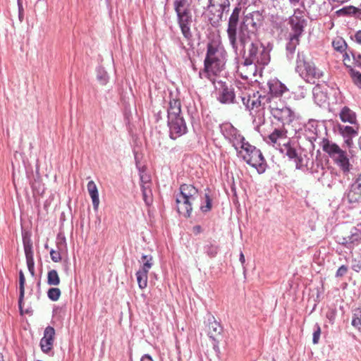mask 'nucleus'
<instances>
[{
	"instance_id": "obj_1",
	"label": "nucleus",
	"mask_w": 361,
	"mask_h": 361,
	"mask_svg": "<svg viewBox=\"0 0 361 361\" xmlns=\"http://www.w3.org/2000/svg\"><path fill=\"white\" fill-rule=\"evenodd\" d=\"M227 53L219 40H212L207 44V54L204 61V68L200 71V78H207L213 84L214 76L219 75L225 68Z\"/></svg>"
},
{
	"instance_id": "obj_2",
	"label": "nucleus",
	"mask_w": 361,
	"mask_h": 361,
	"mask_svg": "<svg viewBox=\"0 0 361 361\" xmlns=\"http://www.w3.org/2000/svg\"><path fill=\"white\" fill-rule=\"evenodd\" d=\"M270 61L269 50L259 41L252 42L244 62L238 67L237 73L243 79H251L255 75L257 66L267 65Z\"/></svg>"
},
{
	"instance_id": "obj_3",
	"label": "nucleus",
	"mask_w": 361,
	"mask_h": 361,
	"mask_svg": "<svg viewBox=\"0 0 361 361\" xmlns=\"http://www.w3.org/2000/svg\"><path fill=\"white\" fill-rule=\"evenodd\" d=\"M241 101L245 108L252 111H259L260 108L267 109L271 114L281 109L288 106L282 98H261L259 92H243L240 96Z\"/></svg>"
},
{
	"instance_id": "obj_4",
	"label": "nucleus",
	"mask_w": 361,
	"mask_h": 361,
	"mask_svg": "<svg viewBox=\"0 0 361 361\" xmlns=\"http://www.w3.org/2000/svg\"><path fill=\"white\" fill-rule=\"evenodd\" d=\"M235 150L238 157L255 168L259 173L265 171L266 161L261 151L251 145L245 139L235 148Z\"/></svg>"
},
{
	"instance_id": "obj_5",
	"label": "nucleus",
	"mask_w": 361,
	"mask_h": 361,
	"mask_svg": "<svg viewBox=\"0 0 361 361\" xmlns=\"http://www.w3.org/2000/svg\"><path fill=\"white\" fill-rule=\"evenodd\" d=\"M173 7L181 33L187 41H190L192 37L191 31L192 16L189 2L188 0H175Z\"/></svg>"
},
{
	"instance_id": "obj_6",
	"label": "nucleus",
	"mask_w": 361,
	"mask_h": 361,
	"mask_svg": "<svg viewBox=\"0 0 361 361\" xmlns=\"http://www.w3.org/2000/svg\"><path fill=\"white\" fill-rule=\"evenodd\" d=\"M295 70L300 78L310 84H315L324 75L323 71L313 62L305 59L303 52L298 53Z\"/></svg>"
},
{
	"instance_id": "obj_7",
	"label": "nucleus",
	"mask_w": 361,
	"mask_h": 361,
	"mask_svg": "<svg viewBox=\"0 0 361 361\" xmlns=\"http://www.w3.org/2000/svg\"><path fill=\"white\" fill-rule=\"evenodd\" d=\"M198 190L193 185L183 184L180 187V194L176 197V207L179 214L185 217L190 216L192 204L196 199Z\"/></svg>"
},
{
	"instance_id": "obj_8",
	"label": "nucleus",
	"mask_w": 361,
	"mask_h": 361,
	"mask_svg": "<svg viewBox=\"0 0 361 361\" xmlns=\"http://www.w3.org/2000/svg\"><path fill=\"white\" fill-rule=\"evenodd\" d=\"M323 150L326 152L334 161V163L345 174L349 173L352 168L348 153L329 140L323 142Z\"/></svg>"
},
{
	"instance_id": "obj_9",
	"label": "nucleus",
	"mask_w": 361,
	"mask_h": 361,
	"mask_svg": "<svg viewBox=\"0 0 361 361\" xmlns=\"http://www.w3.org/2000/svg\"><path fill=\"white\" fill-rule=\"evenodd\" d=\"M252 21V19L247 18L240 27V31L238 33V42L237 41L238 51L237 54L235 52L236 56L240 55L242 53L245 54L246 44L249 43L251 44L252 42L257 41L256 39V34L255 30H250L247 28V25L250 23H252L253 27L255 28V23H253Z\"/></svg>"
},
{
	"instance_id": "obj_10",
	"label": "nucleus",
	"mask_w": 361,
	"mask_h": 361,
	"mask_svg": "<svg viewBox=\"0 0 361 361\" xmlns=\"http://www.w3.org/2000/svg\"><path fill=\"white\" fill-rule=\"evenodd\" d=\"M240 9L239 8H235L229 18L228 25L227 28V34L229 40V43L233 49V51L236 54L238 51V47L237 43V28L238 25V18Z\"/></svg>"
},
{
	"instance_id": "obj_11",
	"label": "nucleus",
	"mask_w": 361,
	"mask_h": 361,
	"mask_svg": "<svg viewBox=\"0 0 361 361\" xmlns=\"http://www.w3.org/2000/svg\"><path fill=\"white\" fill-rule=\"evenodd\" d=\"M289 24L292 32L290 35L300 37L307 25V20L304 16V11L300 8L295 9L293 14L289 17Z\"/></svg>"
},
{
	"instance_id": "obj_12",
	"label": "nucleus",
	"mask_w": 361,
	"mask_h": 361,
	"mask_svg": "<svg viewBox=\"0 0 361 361\" xmlns=\"http://www.w3.org/2000/svg\"><path fill=\"white\" fill-rule=\"evenodd\" d=\"M219 128L224 138L232 145L234 149L245 139L240 131L230 123H224L219 126Z\"/></svg>"
},
{
	"instance_id": "obj_13",
	"label": "nucleus",
	"mask_w": 361,
	"mask_h": 361,
	"mask_svg": "<svg viewBox=\"0 0 361 361\" xmlns=\"http://www.w3.org/2000/svg\"><path fill=\"white\" fill-rule=\"evenodd\" d=\"M207 10L212 16L210 20H221L224 12H228L230 7L229 0H208Z\"/></svg>"
},
{
	"instance_id": "obj_14",
	"label": "nucleus",
	"mask_w": 361,
	"mask_h": 361,
	"mask_svg": "<svg viewBox=\"0 0 361 361\" xmlns=\"http://www.w3.org/2000/svg\"><path fill=\"white\" fill-rule=\"evenodd\" d=\"M168 127L169 128V136L175 140L187 132V126L183 117L168 118Z\"/></svg>"
},
{
	"instance_id": "obj_15",
	"label": "nucleus",
	"mask_w": 361,
	"mask_h": 361,
	"mask_svg": "<svg viewBox=\"0 0 361 361\" xmlns=\"http://www.w3.org/2000/svg\"><path fill=\"white\" fill-rule=\"evenodd\" d=\"M281 151L285 153L289 159L294 161L297 169H302L305 166V160L301 153H300L299 150L292 145L290 142L283 143Z\"/></svg>"
},
{
	"instance_id": "obj_16",
	"label": "nucleus",
	"mask_w": 361,
	"mask_h": 361,
	"mask_svg": "<svg viewBox=\"0 0 361 361\" xmlns=\"http://www.w3.org/2000/svg\"><path fill=\"white\" fill-rule=\"evenodd\" d=\"M267 85L269 92L267 95H261V98H282L283 94L288 91L286 86L276 78L269 80Z\"/></svg>"
},
{
	"instance_id": "obj_17",
	"label": "nucleus",
	"mask_w": 361,
	"mask_h": 361,
	"mask_svg": "<svg viewBox=\"0 0 361 361\" xmlns=\"http://www.w3.org/2000/svg\"><path fill=\"white\" fill-rule=\"evenodd\" d=\"M271 115L276 121L279 122L283 127L286 125H289L295 118V113L289 106L276 111L275 113Z\"/></svg>"
},
{
	"instance_id": "obj_18",
	"label": "nucleus",
	"mask_w": 361,
	"mask_h": 361,
	"mask_svg": "<svg viewBox=\"0 0 361 361\" xmlns=\"http://www.w3.org/2000/svg\"><path fill=\"white\" fill-rule=\"evenodd\" d=\"M345 196L350 202H361V173L346 190Z\"/></svg>"
},
{
	"instance_id": "obj_19",
	"label": "nucleus",
	"mask_w": 361,
	"mask_h": 361,
	"mask_svg": "<svg viewBox=\"0 0 361 361\" xmlns=\"http://www.w3.org/2000/svg\"><path fill=\"white\" fill-rule=\"evenodd\" d=\"M55 336V329L52 326H47L44 331V336L40 340V347L43 353H48L51 350Z\"/></svg>"
},
{
	"instance_id": "obj_20",
	"label": "nucleus",
	"mask_w": 361,
	"mask_h": 361,
	"mask_svg": "<svg viewBox=\"0 0 361 361\" xmlns=\"http://www.w3.org/2000/svg\"><path fill=\"white\" fill-rule=\"evenodd\" d=\"M23 247L26 258L27 269L32 276L35 275V262L32 251V243L29 238H23Z\"/></svg>"
},
{
	"instance_id": "obj_21",
	"label": "nucleus",
	"mask_w": 361,
	"mask_h": 361,
	"mask_svg": "<svg viewBox=\"0 0 361 361\" xmlns=\"http://www.w3.org/2000/svg\"><path fill=\"white\" fill-rule=\"evenodd\" d=\"M88 193L92 199V206L94 211H97L99 205V192L95 183L90 180L87 185Z\"/></svg>"
},
{
	"instance_id": "obj_22",
	"label": "nucleus",
	"mask_w": 361,
	"mask_h": 361,
	"mask_svg": "<svg viewBox=\"0 0 361 361\" xmlns=\"http://www.w3.org/2000/svg\"><path fill=\"white\" fill-rule=\"evenodd\" d=\"M341 120L344 123H349L351 125H357V116L355 113L348 106L342 108L339 113Z\"/></svg>"
},
{
	"instance_id": "obj_23",
	"label": "nucleus",
	"mask_w": 361,
	"mask_h": 361,
	"mask_svg": "<svg viewBox=\"0 0 361 361\" xmlns=\"http://www.w3.org/2000/svg\"><path fill=\"white\" fill-rule=\"evenodd\" d=\"M168 118L183 117L181 115L180 102L176 99H171L169 101L168 108Z\"/></svg>"
},
{
	"instance_id": "obj_24",
	"label": "nucleus",
	"mask_w": 361,
	"mask_h": 361,
	"mask_svg": "<svg viewBox=\"0 0 361 361\" xmlns=\"http://www.w3.org/2000/svg\"><path fill=\"white\" fill-rule=\"evenodd\" d=\"M208 335L211 338L214 339L215 337L220 335L222 331V327L217 322L214 317L208 319Z\"/></svg>"
},
{
	"instance_id": "obj_25",
	"label": "nucleus",
	"mask_w": 361,
	"mask_h": 361,
	"mask_svg": "<svg viewBox=\"0 0 361 361\" xmlns=\"http://www.w3.org/2000/svg\"><path fill=\"white\" fill-rule=\"evenodd\" d=\"M235 95L232 89L228 87H224L219 92V100L223 104H231L234 102Z\"/></svg>"
},
{
	"instance_id": "obj_26",
	"label": "nucleus",
	"mask_w": 361,
	"mask_h": 361,
	"mask_svg": "<svg viewBox=\"0 0 361 361\" xmlns=\"http://www.w3.org/2000/svg\"><path fill=\"white\" fill-rule=\"evenodd\" d=\"M300 43V37L290 35L289 41L286 44V56L288 60L293 59V55L297 46Z\"/></svg>"
},
{
	"instance_id": "obj_27",
	"label": "nucleus",
	"mask_w": 361,
	"mask_h": 361,
	"mask_svg": "<svg viewBox=\"0 0 361 361\" xmlns=\"http://www.w3.org/2000/svg\"><path fill=\"white\" fill-rule=\"evenodd\" d=\"M359 240L360 235L354 229L352 230L350 236L338 238V243L346 246L348 248L353 247V244Z\"/></svg>"
},
{
	"instance_id": "obj_28",
	"label": "nucleus",
	"mask_w": 361,
	"mask_h": 361,
	"mask_svg": "<svg viewBox=\"0 0 361 361\" xmlns=\"http://www.w3.org/2000/svg\"><path fill=\"white\" fill-rule=\"evenodd\" d=\"M359 240L360 235L354 229L352 230L350 236L338 238V243L346 246L348 248L353 247V244Z\"/></svg>"
},
{
	"instance_id": "obj_29",
	"label": "nucleus",
	"mask_w": 361,
	"mask_h": 361,
	"mask_svg": "<svg viewBox=\"0 0 361 361\" xmlns=\"http://www.w3.org/2000/svg\"><path fill=\"white\" fill-rule=\"evenodd\" d=\"M338 131L343 137H353L357 135L358 126H352L338 125Z\"/></svg>"
},
{
	"instance_id": "obj_30",
	"label": "nucleus",
	"mask_w": 361,
	"mask_h": 361,
	"mask_svg": "<svg viewBox=\"0 0 361 361\" xmlns=\"http://www.w3.org/2000/svg\"><path fill=\"white\" fill-rule=\"evenodd\" d=\"M25 279L23 271L19 272V298H18V306L20 310H22L23 299L25 295Z\"/></svg>"
},
{
	"instance_id": "obj_31",
	"label": "nucleus",
	"mask_w": 361,
	"mask_h": 361,
	"mask_svg": "<svg viewBox=\"0 0 361 361\" xmlns=\"http://www.w3.org/2000/svg\"><path fill=\"white\" fill-rule=\"evenodd\" d=\"M148 271L144 269H139L136 272V279L138 283V286L141 289H144L147 286V274Z\"/></svg>"
},
{
	"instance_id": "obj_32",
	"label": "nucleus",
	"mask_w": 361,
	"mask_h": 361,
	"mask_svg": "<svg viewBox=\"0 0 361 361\" xmlns=\"http://www.w3.org/2000/svg\"><path fill=\"white\" fill-rule=\"evenodd\" d=\"M286 130H285L284 128L282 126L281 128L274 129L269 135V139L271 142L276 143L278 140L286 138Z\"/></svg>"
},
{
	"instance_id": "obj_33",
	"label": "nucleus",
	"mask_w": 361,
	"mask_h": 361,
	"mask_svg": "<svg viewBox=\"0 0 361 361\" xmlns=\"http://www.w3.org/2000/svg\"><path fill=\"white\" fill-rule=\"evenodd\" d=\"M314 102L322 106L326 101V95L321 90L320 87L316 86L312 90Z\"/></svg>"
},
{
	"instance_id": "obj_34",
	"label": "nucleus",
	"mask_w": 361,
	"mask_h": 361,
	"mask_svg": "<svg viewBox=\"0 0 361 361\" xmlns=\"http://www.w3.org/2000/svg\"><path fill=\"white\" fill-rule=\"evenodd\" d=\"M47 283L49 286H58L60 283V278L57 271L54 269L50 270L47 274Z\"/></svg>"
},
{
	"instance_id": "obj_35",
	"label": "nucleus",
	"mask_w": 361,
	"mask_h": 361,
	"mask_svg": "<svg viewBox=\"0 0 361 361\" xmlns=\"http://www.w3.org/2000/svg\"><path fill=\"white\" fill-rule=\"evenodd\" d=\"M141 190L142 192V197L146 204L149 205L152 202V193L149 185H142Z\"/></svg>"
},
{
	"instance_id": "obj_36",
	"label": "nucleus",
	"mask_w": 361,
	"mask_h": 361,
	"mask_svg": "<svg viewBox=\"0 0 361 361\" xmlns=\"http://www.w3.org/2000/svg\"><path fill=\"white\" fill-rule=\"evenodd\" d=\"M352 325L357 329L358 330L361 329V309L355 308L353 312V319H352Z\"/></svg>"
},
{
	"instance_id": "obj_37",
	"label": "nucleus",
	"mask_w": 361,
	"mask_h": 361,
	"mask_svg": "<svg viewBox=\"0 0 361 361\" xmlns=\"http://www.w3.org/2000/svg\"><path fill=\"white\" fill-rule=\"evenodd\" d=\"M97 79L102 85H105L109 81V75L106 71L101 67L97 69Z\"/></svg>"
},
{
	"instance_id": "obj_38",
	"label": "nucleus",
	"mask_w": 361,
	"mask_h": 361,
	"mask_svg": "<svg viewBox=\"0 0 361 361\" xmlns=\"http://www.w3.org/2000/svg\"><path fill=\"white\" fill-rule=\"evenodd\" d=\"M142 261L143 264L141 267L142 269L149 271V269L152 267L153 265V258L152 255H143L142 256Z\"/></svg>"
},
{
	"instance_id": "obj_39",
	"label": "nucleus",
	"mask_w": 361,
	"mask_h": 361,
	"mask_svg": "<svg viewBox=\"0 0 361 361\" xmlns=\"http://www.w3.org/2000/svg\"><path fill=\"white\" fill-rule=\"evenodd\" d=\"M332 46L335 50L343 52L345 50L347 44L342 38H337L332 42Z\"/></svg>"
},
{
	"instance_id": "obj_40",
	"label": "nucleus",
	"mask_w": 361,
	"mask_h": 361,
	"mask_svg": "<svg viewBox=\"0 0 361 361\" xmlns=\"http://www.w3.org/2000/svg\"><path fill=\"white\" fill-rule=\"evenodd\" d=\"M48 298L52 301H57L61 296V290L58 288H51L47 291Z\"/></svg>"
},
{
	"instance_id": "obj_41",
	"label": "nucleus",
	"mask_w": 361,
	"mask_h": 361,
	"mask_svg": "<svg viewBox=\"0 0 361 361\" xmlns=\"http://www.w3.org/2000/svg\"><path fill=\"white\" fill-rule=\"evenodd\" d=\"M350 73L355 85L361 89V73L355 70L350 69Z\"/></svg>"
},
{
	"instance_id": "obj_42",
	"label": "nucleus",
	"mask_w": 361,
	"mask_h": 361,
	"mask_svg": "<svg viewBox=\"0 0 361 361\" xmlns=\"http://www.w3.org/2000/svg\"><path fill=\"white\" fill-rule=\"evenodd\" d=\"M218 251H219V248L216 245L211 244V245H208L205 247V252L211 257H215Z\"/></svg>"
},
{
	"instance_id": "obj_43",
	"label": "nucleus",
	"mask_w": 361,
	"mask_h": 361,
	"mask_svg": "<svg viewBox=\"0 0 361 361\" xmlns=\"http://www.w3.org/2000/svg\"><path fill=\"white\" fill-rule=\"evenodd\" d=\"M321 335V328L318 324H316L314 327L312 342L314 344L319 343Z\"/></svg>"
},
{
	"instance_id": "obj_44",
	"label": "nucleus",
	"mask_w": 361,
	"mask_h": 361,
	"mask_svg": "<svg viewBox=\"0 0 361 361\" xmlns=\"http://www.w3.org/2000/svg\"><path fill=\"white\" fill-rule=\"evenodd\" d=\"M205 205H202L200 209L202 212H207L212 208V199L208 194H205Z\"/></svg>"
},
{
	"instance_id": "obj_45",
	"label": "nucleus",
	"mask_w": 361,
	"mask_h": 361,
	"mask_svg": "<svg viewBox=\"0 0 361 361\" xmlns=\"http://www.w3.org/2000/svg\"><path fill=\"white\" fill-rule=\"evenodd\" d=\"M50 257L53 262H59L61 260V255L59 251L51 250L50 251Z\"/></svg>"
},
{
	"instance_id": "obj_46",
	"label": "nucleus",
	"mask_w": 361,
	"mask_h": 361,
	"mask_svg": "<svg viewBox=\"0 0 361 361\" xmlns=\"http://www.w3.org/2000/svg\"><path fill=\"white\" fill-rule=\"evenodd\" d=\"M140 181H141V185H149L150 186V178H149V176L145 173H140Z\"/></svg>"
},
{
	"instance_id": "obj_47",
	"label": "nucleus",
	"mask_w": 361,
	"mask_h": 361,
	"mask_svg": "<svg viewBox=\"0 0 361 361\" xmlns=\"http://www.w3.org/2000/svg\"><path fill=\"white\" fill-rule=\"evenodd\" d=\"M347 271H348L347 267L345 265H342L338 269V270L336 273V276L337 277L343 276L347 273Z\"/></svg>"
},
{
	"instance_id": "obj_48",
	"label": "nucleus",
	"mask_w": 361,
	"mask_h": 361,
	"mask_svg": "<svg viewBox=\"0 0 361 361\" xmlns=\"http://www.w3.org/2000/svg\"><path fill=\"white\" fill-rule=\"evenodd\" d=\"M202 228L200 226H195L193 228H192V231L195 234H199L202 232Z\"/></svg>"
},
{
	"instance_id": "obj_49",
	"label": "nucleus",
	"mask_w": 361,
	"mask_h": 361,
	"mask_svg": "<svg viewBox=\"0 0 361 361\" xmlns=\"http://www.w3.org/2000/svg\"><path fill=\"white\" fill-rule=\"evenodd\" d=\"M140 361H154L150 355L148 354L144 355L142 357Z\"/></svg>"
},
{
	"instance_id": "obj_50",
	"label": "nucleus",
	"mask_w": 361,
	"mask_h": 361,
	"mask_svg": "<svg viewBox=\"0 0 361 361\" xmlns=\"http://www.w3.org/2000/svg\"><path fill=\"white\" fill-rule=\"evenodd\" d=\"M18 11L20 13V15H21L23 13V4L21 2V0H18Z\"/></svg>"
},
{
	"instance_id": "obj_51",
	"label": "nucleus",
	"mask_w": 361,
	"mask_h": 361,
	"mask_svg": "<svg viewBox=\"0 0 361 361\" xmlns=\"http://www.w3.org/2000/svg\"><path fill=\"white\" fill-rule=\"evenodd\" d=\"M355 39L358 43L361 44V30L357 32Z\"/></svg>"
},
{
	"instance_id": "obj_52",
	"label": "nucleus",
	"mask_w": 361,
	"mask_h": 361,
	"mask_svg": "<svg viewBox=\"0 0 361 361\" xmlns=\"http://www.w3.org/2000/svg\"><path fill=\"white\" fill-rule=\"evenodd\" d=\"M251 66H248L247 67L245 68L243 71V74H249L251 73V68H250Z\"/></svg>"
},
{
	"instance_id": "obj_53",
	"label": "nucleus",
	"mask_w": 361,
	"mask_h": 361,
	"mask_svg": "<svg viewBox=\"0 0 361 361\" xmlns=\"http://www.w3.org/2000/svg\"><path fill=\"white\" fill-rule=\"evenodd\" d=\"M354 231L359 233L360 239H361V224H358L357 227L354 228Z\"/></svg>"
},
{
	"instance_id": "obj_54",
	"label": "nucleus",
	"mask_w": 361,
	"mask_h": 361,
	"mask_svg": "<svg viewBox=\"0 0 361 361\" xmlns=\"http://www.w3.org/2000/svg\"><path fill=\"white\" fill-rule=\"evenodd\" d=\"M343 61H344V63L346 65L347 64V62L348 61H350V56L349 55L345 53L344 55H343Z\"/></svg>"
},
{
	"instance_id": "obj_55",
	"label": "nucleus",
	"mask_w": 361,
	"mask_h": 361,
	"mask_svg": "<svg viewBox=\"0 0 361 361\" xmlns=\"http://www.w3.org/2000/svg\"><path fill=\"white\" fill-rule=\"evenodd\" d=\"M288 1L290 5L296 6L300 3V0H288Z\"/></svg>"
},
{
	"instance_id": "obj_56",
	"label": "nucleus",
	"mask_w": 361,
	"mask_h": 361,
	"mask_svg": "<svg viewBox=\"0 0 361 361\" xmlns=\"http://www.w3.org/2000/svg\"><path fill=\"white\" fill-rule=\"evenodd\" d=\"M240 262H241L242 264H243L245 262V256L243 255V253L241 252L240 254Z\"/></svg>"
},
{
	"instance_id": "obj_57",
	"label": "nucleus",
	"mask_w": 361,
	"mask_h": 361,
	"mask_svg": "<svg viewBox=\"0 0 361 361\" xmlns=\"http://www.w3.org/2000/svg\"><path fill=\"white\" fill-rule=\"evenodd\" d=\"M345 142L347 144L348 146H350L352 142V137H345Z\"/></svg>"
},
{
	"instance_id": "obj_58",
	"label": "nucleus",
	"mask_w": 361,
	"mask_h": 361,
	"mask_svg": "<svg viewBox=\"0 0 361 361\" xmlns=\"http://www.w3.org/2000/svg\"><path fill=\"white\" fill-rule=\"evenodd\" d=\"M360 269H361V265L353 266V269L355 271H359Z\"/></svg>"
},
{
	"instance_id": "obj_59",
	"label": "nucleus",
	"mask_w": 361,
	"mask_h": 361,
	"mask_svg": "<svg viewBox=\"0 0 361 361\" xmlns=\"http://www.w3.org/2000/svg\"><path fill=\"white\" fill-rule=\"evenodd\" d=\"M358 146L359 148L361 149V136L358 139Z\"/></svg>"
},
{
	"instance_id": "obj_60",
	"label": "nucleus",
	"mask_w": 361,
	"mask_h": 361,
	"mask_svg": "<svg viewBox=\"0 0 361 361\" xmlns=\"http://www.w3.org/2000/svg\"><path fill=\"white\" fill-rule=\"evenodd\" d=\"M23 16V13L21 15L19 14V18H20V21H22Z\"/></svg>"
},
{
	"instance_id": "obj_61",
	"label": "nucleus",
	"mask_w": 361,
	"mask_h": 361,
	"mask_svg": "<svg viewBox=\"0 0 361 361\" xmlns=\"http://www.w3.org/2000/svg\"><path fill=\"white\" fill-rule=\"evenodd\" d=\"M349 1V0H341V2H342V3H343V2H347V1Z\"/></svg>"
},
{
	"instance_id": "obj_62",
	"label": "nucleus",
	"mask_w": 361,
	"mask_h": 361,
	"mask_svg": "<svg viewBox=\"0 0 361 361\" xmlns=\"http://www.w3.org/2000/svg\"><path fill=\"white\" fill-rule=\"evenodd\" d=\"M301 94H302V97H305V92H301Z\"/></svg>"
},
{
	"instance_id": "obj_63",
	"label": "nucleus",
	"mask_w": 361,
	"mask_h": 361,
	"mask_svg": "<svg viewBox=\"0 0 361 361\" xmlns=\"http://www.w3.org/2000/svg\"><path fill=\"white\" fill-rule=\"evenodd\" d=\"M329 174L327 173H323V176L324 177L325 176H328Z\"/></svg>"
},
{
	"instance_id": "obj_64",
	"label": "nucleus",
	"mask_w": 361,
	"mask_h": 361,
	"mask_svg": "<svg viewBox=\"0 0 361 361\" xmlns=\"http://www.w3.org/2000/svg\"><path fill=\"white\" fill-rule=\"evenodd\" d=\"M355 259H361V257H357Z\"/></svg>"
}]
</instances>
